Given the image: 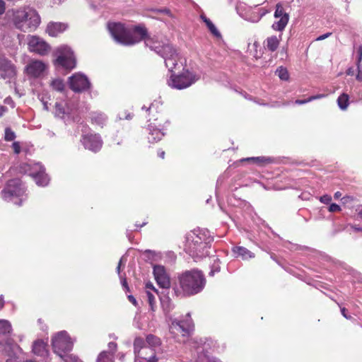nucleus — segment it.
Returning a JSON list of instances; mask_svg holds the SVG:
<instances>
[{"instance_id":"1","label":"nucleus","mask_w":362,"mask_h":362,"mask_svg":"<svg viewBox=\"0 0 362 362\" xmlns=\"http://www.w3.org/2000/svg\"><path fill=\"white\" fill-rule=\"evenodd\" d=\"M107 28L117 42L124 45H133L144 40L146 46L164 59L165 66L170 71L176 66L178 55L173 47L168 43H161L153 37H148L147 30L144 27H127L121 23H109Z\"/></svg>"},{"instance_id":"2","label":"nucleus","mask_w":362,"mask_h":362,"mask_svg":"<svg viewBox=\"0 0 362 362\" xmlns=\"http://www.w3.org/2000/svg\"><path fill=\"white\" fill-rule=\"evenodd\" d=\"M205 286L203 274L198 270L187 271L179 276V284L173 286L177 297L189 296L199 293Z\"/></svg>"},{"instance_id":"3","label":"nucleus","mask_w":362,"mask_h":362,"mask_svg":"<svg viewBox=\"0 0 362 362\" xmlns=\"http://www.w3.org/2000/svg\"><path fill=\"white\" fill-rule=\"evenodd\" d=\"M212 240L209 232L205 230L197 229L191 231L187 237L185 252L188 253L194 261H198L209 255L210 243Z\"/></svg>"},{"instance_id":"4","label":"nucleus","mask_w":362,"mask_h":362,"mask_svg":"<svg viewBox=\"0 0 362 362\" xmlns=\"http://www.w3.org/2000/svg\"><path fill=\"white\" fill-rule=\"evenodd\" d=\"M12 22L17 29L29 32L38 27L40 18L35 10L25 7L13 11Z\"/></svg>"},{"instance_id":"5","label":"nucleus","mask_w":362,"mask_h":362,"mask_svg":"<svg viewBox=\"0 0 362 362\" xmlns=\"http://www.w3.org/2000/svg\"><path fill=\"white\" fill-rule=\"evenodd\" d=\"M1 198L15 205L21 206L27 199L26 187L19 179L10 180L1 192Z\"/></svg>"},{"instance_id":"6","label":"nucleus","mask_w":362,"mask_h":362,"mask_svg":"<svg viewBox=\"0 0 362 362\" xmlns=\"http://www.w3.org/2000/svg\"><path fill=\"white\" fill-rule=\"evenodd\" d=\"M200 78V73L186 69L180 74H172L168 81V84L173 88L182 90L189 87Z\"/></svg>"},{"instance_id":"7","label":"nucleus","mask_w":362,"mask_h":362,"mask_svg":"<svg viewBox=\"0 0 362 362\" xmlns=\"http://www.w3.org/2000/svg\"><path fill=\"white\" fill-rule=\"evenodd\" d=\"M20 172L31 176L38 186H47L49 182L45 168L39 163H23L20 166Z\"/></svg>"},{"instance_id":"8","label":"nucleus","mask_w":362,"mask_h":362,"mask_svg":"<svg viewBox=\"0 0 362 362\" xmlns=\"http://www.w3.org/2000/svg\"><path fill=\"white\" fill-rule=\"evenodd\" d=\"M156 122L148 124V139L150 143H155L160 141L164 136V128L169 125L170 121L165 112L160 113L159 116L154 119Z\"/></svg>"},{"instance_id":"9","label":"nucleus","mask_w":362,"mask_h":362,"mask_svg":"<svg viewBox=\"0 0 362 362\" xmlns=\"http://www.w3.org/2000/svg\"><path fill=\"white\" fill-rule=\"evenodd\" d=\"M52 345L54 352L57 356H63V354L71 351L74 340L66 331H61L52 337Z\"/></svg>"},{"instance_id":"10","label":"nucleus","mask_w":362,"mask_h":362,"mask_svg":"<svg viewBox=\"0 0 362 362\" xmlns=\"http://www.w3.org/2000/svg\"><path fill=\"white\" fill-rule=\"evenodd\" d=\"M55 64L67 70L76 66V59L70 47L66 45L59 47L55 51Z\"/></svg>"},{"instance_id":"11","label":"nucleus","mask_w":362,"mask_h":362,"mask_svg":"<svg viewBox=\"0 0 362 362\" xmlns=\"http://www.w3.org/2000/svg\"><path fill=\"white\" fill-rule=\"evenodd\" d=\"M135 362H157L156 352L152 347L144 344L141 338H136L134 342Z\"/></svg>"},{"instance_id":"12","label":"nucleus","mask_w":362,"mask_h":362,"mask_svg":"<svg viewBox=\"0 0 362 362\" xmlns=\"http://www.w3.org/2000/svg\"><path fill=\"white\" fill-rule=\"evenodd\" d=\"M47 67L48 65L42 60L31 59L25 66L24 72L30 79L40 78L45 75Z\"/></svg>"},{"instance_id":"13","label":"nucleus","mask_w":362,"mask_h":362,"mask_svg":"<svg viewBox=\"0 0 362 362\" xmlns=\"http://www.w3.org/2000/svg\"><path fill=\"white\" fill-rule=\"evenodd\" d=\"M28 49L30 52L40 56H45L50 52L51 47L42 37L36 35H28Z\"/></svg>"},{"instance_id":"14","label":"nucleus","mask_w":362,"mask_h":362,"mask_svg":"<svg viewBox=\"0 0 362 362\" xmlns=\"http://www.w3.org/2000/svg\"><path fill=\"white\" fill-rule=\"evenodd\" d=\"M192 329L189 322H180L174 320L170 326V332L179 342H185V337L189 334Z\"/></svg>"},{"instance_id":"15","label":"nucleus","mask_w":362,"mask_h":362,"mask_svg":"<svg viewBox=\"0 0 362 362\" xmlns=\"http://www.w3.org/2000/svg\"><path fill=\"white\" fill-rule=\"evenodd\" d=\"M17 74L16 66L4 55L0 54V78L11 81Z\"/></svg>"},{"instance_id":"16","label":"nucleus","mask_w":362,"mask_h":362,"mask_svg":"<svg viewBox=\"0 0 362 362\" xmlns=\"http://www.w3.org/2000/svg\"><path fill=\"white\" fill-rule=\"evenodd\" d=\"M69 87L74 92H81L89 88L90 83L83 74L76 73L69 78Z\"/></svg>"},{"instance_id":"17","label":"nucleus","mask_w":362,"mask_h":362,"mask_svg":"<svg viewBox=\"0 0 362 362\" xmlns=\"http://www.w3.org/2000/svg\"><path fill=\"white\" fill-rule=\"evenodd\" d=\"M274 16L276 20L272 24V28L276 31L284 30L288 23V14L284 11L281 5L277 4Z\"/></svg>"},{"instance_id":"18","label":"nucleus","mask_w":362,"mask_h":362,"mask_svg":"<svg viewBox=\"0 0 362 362\" xmlns=\"http://www.w3.org/2000/svg\"><path fill=\"white\" fill-rule=\"evenodd\" d=\"M81 141L85 148L93 152H98L103 146V141L100 135L97 134L83 135Z\"/></svg>"},{"instance_id":"19","label":"nucleus","mask_w":362,"mask_h":362,"mask_svg":"<svg viewBox=\"0 0 362 362\" xmlns=\"http://www.w3.org/2000/svg\"><path fill=\"white\" fill-rule=\"evenodd\" d=\"M153 274L155 279L160 287L165 289H168L170 288V278L168 276L164 267L160 265L154 266Z\"/></svg>"},{"instance_id":"20","label":"nucleus","mask_w":362,"mask_h":362,"mask_svg":"<svg viewBox=\"0 0 362 362\" xmlns=\"http://www.w3.org/2000/svg\"><path fill=\"white\" fill-rule=\"evenodd\" d=\"M4 350L8 356L6 362H18L20 354L22 353V349L18 344H7Z\"/></svg>"},{"instance_id":"21","label":"nucleus","mask_w":362,"mask_h":362,"mask_svg":"<svg viewBox=\"0 0 362 362\" xmlns=\"http://www.w3.org/2000/svg\"><path fill=\"white\" fill-rule=\"evenodd\" d=\"M67 28V25L59 22H50L47 24L46 32L51 37H56Z\"/></svg>"},{"instance_id":"22","label":"nucleus","mask_w":362,"mask_h":362,"mask_svg":"<svg viewBox=\"0 0 362 362\" xmlns=\"http://www.w3.org/2000/svg\"><path fill=\"white\" fill-rule=\"evenodd\" d=\"M54 115L60 118H64L71 113V110L65 101L56 102L54 105Z\"/></svg>"},{"instance_id":"23","label":"nucleus","mask_w":362,"mask_h":362,"mask_svg":"<svg viewBox=\"0 0 362 362\" xmlns=\"http://www.w3.org/2000/svg\"><path fill=\"white\" fill-rule=\"evenodd\" d=\"M232 250L236 257H241L244 260L255 257L254 253L244 247L236 246Z\"/></svg>"},{"instance_id":"24","label":"nucleus","mask_w":362,"mask_h":362,"mask_svg":"<svg viewBox=\"0 0 362 362\" xmlns=\"http://www.w3.org/2000/svg\"><path fill=\"white\" fill-rule=\"evenodd\" d=\"M33 351L34 354L45 357L47 355V344L42 340H37L34 342L33 346Z\"/></svg>"},{"instance_id":"25","label":"nucleus","mask_w":362,"mask_h":362,"mask_svg":"<svg viewBox=\"0 0 362 362\" xmlns=\"http://www.w3.org/2000/svg\"><path fill=\"white\" fill-rule=\"evenodd\" d=\"M160 300L163 313L165 315L168 317L170 313L174 309V304L171 299L168 296L163 295V293H162V296H160Z\"/></svg>"},{"instance_id":"26","label":"nucleus","mask_w":362,"mask_h":362,"mask_svg":"<svg viewBox=\"0 0 362 362\" xmlns=\"http://www.w3.org/2000/svg\"><path fill=\"white\" fill-rule=\"evenodd\" d=\"M281 39V35L279 37L275 35L268 37L264 42L265 47L271 52L276 51L279 47Z\"/></svg>"},{"instance_id":"27","label":"nucleus","mask_w":362,"mask_h":362,"mask_svg":"<svg viewBox=\"0 0 362 362\" xmlns=\"http://www.w3.org/2000/svg\"><path fill=\"white\" fill-rule=\"evenodd\" d=\"M90 119L93 124L98 125L101 127H103L107 122L106 115L102 112H98L91 113Z\"/></svg>"},{"instance_id":"28","label":"nucleus","mask_w":362,"mask_h":362,"mask_svg":"<svg viewBox=\"0 0 362 362\" xmlns=\"http://www.w3.org/2000/svg\"><path fill=\"white\" fill-rule=\"evenodd\" d=\"M201 18L205 23L206 27L211 33L216 37H221V35L218 30L216 28L215 25L211 21V20L206 18L204 15H201Z\"/></svg>"},{"instance_id":"29","label":"nucleus","mask_w":362,"mask_h":362,"mask_svg":"<svg viewBox=\"0 0 362 362\" xmlns=\"http://www.w3.org/2000/svg\"><path fill=\"white\" fill-rule=\"evenodd\" d=\"M144 344L148 347H152L156 351V349H158L160 345V340L158 337L149 334L146 337V342L144 341Z\"/></svg>"},{"instance_id":"30","label":"nucleus","mask_w":362,"mask_h":362,"mask_svg":"<svg viewBox=\"0 0 362 362\" xmlns=\"http://www.w3.org/2000/svg\"><path fill=\"white\" fill-rule=\"evenodd\" d=\"M126 261H127V257L125 256H122L120 258L119 264H118V266L117 267V272L119 275V278H120V280H121V284H122V287L127 291H129V286H128V284H127V279H126L125 277H123L122 276L120 275L121 267L125 264Z\"/></svg>"},{"instance_id":"31","label":"nucleus","mask_w":362,"mask_h":362,"mask_svg":"<svg viewBox=\"0 0 362 362\" xmlns=\"http://www.w3.org/2000/svg\"><path fill=\"white\" fill-rule=\"evenodd\" d=\"M265 14V12L260 13L259 11H253L250 13V11L245 13L244 18L250 22L257 23Z\"/></svg>"},{"instance_id":"32","label":"nucleus","mask_w":362,"mask_h":362,"mask_svg":"<svg viewBox=\"0 0 362 362\" xmlns=\"http://www.w3.org/2000/svg\"><path fill=\"white\" fill-rule=\"evenodd\" d=\"M114 356L112 352L103 351L98 356L97 362H114Z\"/></svg>"},{"instance_id":"33","label":"nucleus","mask_w":362,"mask_h":362,"mask_svg":"<svg viewBox=\"0 0 362 362\" xmlns=\"http://www.w3.org/2000/svg\"><path fill=\"white\" fill-rule=\"evenodd\" d=\"M349 97L346 93H342L341 95H339L337 99V104L339 107L342 110H346L349 104Z\"/></svg>"},{"instance_id":"34","label":"nucleus","mask_w":362,"mask_h":362,"mask_svg":"<svg viewBox=\"0 0 362 362\" xmlns=\"http://www.w3.org/2000/svg\"><path fill=\"white\" fill-rule=\"evenodd\" d=\"M252 160L257 164L262 165L265 163H270L271 159L269 158H266L264 156H259V157H251V158H247L241 160V161H249Z\"/></svg>"},{"instance_id":"35","label":"nucleus","mask_w":362,"mask_h":362,"mask_svg":"<svg viewBox=\"0 0 362 362\" xmlns=\"http://www.w3.org/2000/svg\"><path fill=\"white\" fill-rule=\"evenodd\" d=\"M11 329V325L8 321L0 320V334H9Z\"/></svg>"},{"instance_id":"36","label":"nucleus","mask_w":362,"mask_h":362,"mask_svg":"<svg viewBox=\"0 0 362 362\" xmlns=\"http://www.w3.org/2000/svg\"><path fill=\"white\" fill-rule=\"evenodd\" d=\"M50 86L53 90L62 92L64 90V83L62 79L55 78L51 81Z\"/></svg>"},{"instance_id":"37","label":"nucleus","mask_w":362,"mask_h":362,"mask_svg":"<svg viewBox=\"0 0 362 362\" xmlns=\"http://www.w3.org/2000/svg\"><path fill=\"white\" fill-rule=\"evenodd\" d=\"M146 297L148 299V303L150 307V309L152 312H154L156 308V298L154 295L150 291H146Z\"/></svg>"},{"instance_id":"38","label":"nucleus","mask_w":362,"mask_h":362,"mask_svg":"<svg viewBox=\"0 0 362 362\" xmlns=\"http://www.w3.org/2000/svg\"><path fill=\"white\" fill-rule=\"evenodd\" d=\"M276 74L278 75L280 79L283 81H287L289 78L288 71L286 68L282 66L278 68L276 71Z\"/></svg>"},{"instance_id":"39","label":"nucleus","mask_w":362,"mask_h":362,"mask_svg":"<svg viewBox=\"0 0 362 362\" xmlns=\"http://www.w3.org/2000/svg\"><path fill=\"white\" fill-rule=\"evenodd\" d=\"M16 133L10 128L6 127L4 130V140L6 141H12L16 139Z\"/></svg>"},{"instance_id":"40","label":"nucleus","mask_w":362,"mask_h":362,"mask_svg":"<svg viewBox=\"0 0 362 362\" xmlns=\"http://www.w3.org/2000/svg\"><path fill=\"white\" fill-rule=\"evenodd\" d=\"M64 362H81V361L73 354H63V356H59Z\"/></svg>"},{"instance_id":"41","label":"nucleus","mask_w":362,"mask_h":362,"mask_svg":"<svg viewBox=\"0 0 362 362\" xmlns=\"http://www.w3.org/2000/svg\"><path fill=\"white\" fill-rule=\"evenodd\" d=\"M197 362H221L219 360H216L215 358H209L208 356L205 355H202L199 356V359Z\"/></svg>"},{"instance_id":"42","label":"nucleus","mask_w":362,"mask_h":362,"mask_svg":"<svg viewBox=\"0 0 362 362\" xmlns=\"http://www.w3.org/2000/svg\"><path fill=\"white\" fill-rule=\"evenodd\" d=\"M12 148L16 154H19L21 150L20 143L18 141H14L12 144Z\"/></svg>"},{"instance_id":"43","label":"nucleus","mask_w":362,"mask_h":362,"mask_svg":"<svg viewBox=\"0 0 362 362\" xmlns=\"http://www.w3.org/2000/svg\"><path fill=\"white\" fill-rule=\"evenodd\" d=\"M154 11L156 12V13H163V14H165V15H167L168 16H169L170 18H173V15L171 13L170 10H169L168 8L156 9Z\"/></svg>"},{"instance_id":"44","label":"nucleus","mask_w":362,"mask_h":362,"mask_svg":"<svg viewBox=\"0 0 362 362\" xmlns=\"http://www.w3.org/2000/svg\"><path fill=\"white\" fill-rule=\"evenodd\" d=\"M357 66V74L356 78L358 81H362V64L356 65Z\"/></svg>"},{"instance_id":"45","label":"nucleus","mask_w":362,"mask_h":362,"mask_svg":"<svg viewBox=\"0 0 362 362\" xmlns=\"http://www.w3.org/2000/svg\"><path fill=\"white\" fill-rule=\"evenodd\" d=\"M320 201L324 204H329L332 201V197L328 194H325L320 197Z\"/></svg>"},{"instance_id":"46","label":"nucleus","mask_w":362,"mask_h":362,"mask_svg":"<svg viewBox=\"0 0 362 362\" xmlns=\"http://www.w3.org/2000/svg\"><path fill=\"white\" fill-rule=\"evenodd\" d=\"M357 53H358V57H357L356 65L359 66L361 64V61H362V46L358 47Z\"/></svg>"},{"instance_id":"47","label":"nucleus","mask_w":362,"mask_h":362,"mask_svg":"<svg viewBox=\"0 0 362 362\" xmlns=\"http://www.w3.org/2000/svg\"><path fill=\"white\" fill-rule=\"evenodd\" d=\"M329 211L330 212H337L341 211V207L337 204H332L329 206Z\"/></svg>"},{"instance_id":"48","label":"nucleus","mask_w":362,"mask_h":362,"mask_svg":"<svg viewBox=\"0 0 362 362\" xmlns=\"http://www.w3.org/2000/svg\"><path fill=\"white\" fill-rule=\"evenodd\" d=\"M6 9V3L5 0H0V16L3 15Z\"/></svg>"},{"instance_id":"49","label":"nucleus","mask_w":362,"mask_h":362,"mask_svg":"<svg viewBox=\"0 0 362 362\" xmlns=\"http://www.w3.org/2000/svg\"><path fill=\"white\" fill-rule=\"evenodd\" d=\"M325 96H326V95H325V94H317V95L309 97L308 98V100H310V102H311V101L323 98Z\"/></svg>"},{"instance_id":"50","label":"nucleus","mask_w":362,"mask_h":362,"mask_svg":"<svg viewBox=\"0 0 362 362\" xmlns=\"http://www.w3.org/2000/svg\"><path fill=\"white\" fill-rule=\"evenodd\" d=\"M108 347L110 349L109 351L112 352V354L114 355V351L116 349L117 344L115 342H110L108 344Z\"/></svg>"},{"instance_id":"51","label":"nucleus","mask_w":362,"mask_h":362,"mask_svg":"<svg viewBox=\"0 0 362 362\" xmlns=\"http://www.w3.org/2000/svg\"><path fill=\"white\" fill-rule=\"evenodd\" d=\"M40 100L42 101V103L43 104L44 109L45 110H49L48 102H47V100H45V98L43 95L40 98Z\"/></svg>"},{"instance_id":"52","label":"nucleus","mask_w":362,"mask_h":362,"mask_svg":"<svg viewBox=\"0 0 362 362\" xmlns=\"http://www.w3.org/2000/svg\"><path fill=\"white\" fill-rule=\"evenodd\" d=\"M146 289H151V290H152L153 292H155V293H156L157 294H158V290H157V289H156V288H154L153 285L151 283H150V282H148V283H147V284H146Z\"/></svg>"},{"instance_id":"53","label":"nucleus","mask_w":362,"mask_h":362,"mask_svg":"<svg viewBox=\"0 0 362 362\" xmlns=\"http://www.w3.org/2000/svg\"><path fill=\"white\" fill-rule=\"evenodd\" d=\"M309 102H310V100H308V98L307 99H305V100H296L295 101V103L297 105H303V104H305Z\"/></svg>"},{"instance_id":"54","label":"nucleus","mask_w":362,"mask_h":362,"mask_svg":"<svg viewBox=\"0 0 362 362\" xmlns=\"http://www.w3.org/2000/svg\"><path fill=\"white\" fill-rule=\"evenodd\" d=\"M341 313L342 315H343L345 318H346V319H351V315H348L346 314V309L345 308H341Z\"/></svg>"},{"instance_id":"55","label":"nucleus","mask_w":362,"mask_h":362,"mask_svg":"<svg viewBox=\"0 0 362 362\" xmlns=\"http://www.w3.org/2000/svg\"><path fill=\"white\" fill-rule=\"evenodd\" d=\"M355 70L354 67H349L346 71V74L348 76H353L354 74Z\"/></svg>"},{"instance_id":"56","label":"nucleus","mask_w":362,"mask_h":362,"mask_svg":"<svg viewBox=\"0 0 362 362\" xmlns=\"http://www.w3.org/2000/svg\"><path fill=\"white\" fill-rule=\"evenodd\" d=\"M330 35H331L330 33H327L326 34L319 36L316 40H323L326 39L327 37H328Z\"/></svg>"},{"instance_id":"57","label":"nucleus","mask_w":362,"mask_h":362,"mask_svg":"<svg viewBox=\"0 0 362 362\" xmlns=\"http://www.w3.org/2000/svg\"><path fill=\"white\" fill-rule=\"evenodd\" d=\"M157 103H152V104L151 105V106H150L149 107H148V108H146L145 106H143V107H142V110H146V111H151V110H152L155 107V106L157 105Z\"/></svg>"},{"instance_id":"58","label":"nucleus","mask_w":362,"mask_h":362,"mask_svg":"<svg viewBox=\"0 0 362 362\" xmlns=\"http://www.w3.org/2000/svg\"><path fill=\"white\" fill-rule=\"evenodd\" d=\"M128 299H129V300L132 304H134V305H136V300L135 299V298H134L133 296H132V295L128 296Z\"/></svg>"},{"instance_id":"59","label":"nucleus","mask_w":362,"mask_h":362,"mask_svg":"<svg viewBox=\"0 0 362 362\" xmlns=\"http://www.w3.org/2000/svg\"><path fill=\"white\" fill-rule=\"evenodd\" d=\"M351 228L356 232L361 231L362 232V228L356 226H351Z\"/></svg>"},{"instance_id":"60","label":"nucleus","mask_w":362,"mask_h":362,"mask_svg":"<svg viewBox=\"0 0 362 362\" xmlns=\"http://www.w3.org/2000/svg\"><path fill=\"white\" fill-rule=\"evenodd\" d=\"M4 301L2 296H0V310L4 307Z\"/></svg>"},{"instance_id":"61","label":"nucleus","mask_w":362,"mask_h":362,"mask_svg":"<svg viewBox=\"0 0 362 362\" xmlns=\"http://www.w3.org/2000/svg\"><path fill=\"white\" fill-rule=\"evenodd\" d=\"M357 211H358V216H360V218H362V206H359L358 209H357Z\"/></svg>"},{"instance_id":"62","label":"nucleus","mask_w":362,"mask_h":362,"mask_svg":"<svg viewBox=\"0 0 362 362\" xmlns=\"http://www.w3.org/2000/svg\"><path fill=\"white\" fill-rule=\"evenodd\" d=\"M218 271H219V267H216V269H211V271L210 272L209 274L213 276L215 272H218Z\"/></svg>"},{"instance_id":"63","label":"nucleus","mask_w":362,"mask_h":362,"mask_svg":"<svg viewBox=\"0 0 362 362\" xmlns=\"http://www.w3.org/2000/svg\"><path fill=\"white\" fill-rule=\"evenodd\" d=\"M6 110V108L5 107L0 105V117L3 115Z\"/></svg>"},{"instance_id":"64","label":"nucleus","mask_w":362,"mask_h":362,"mask_svg":"<svg viewBox=\"0 0 362 362\" xmlns=\"http://www.w3.org/2000/svg\"><path fill=\"white\" fill-rule=\"evenodd\" d=\"M341 196V193L340 192H335L334 195L335 199H339Z\"/></svg>"}]
</instances>
